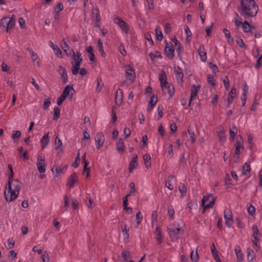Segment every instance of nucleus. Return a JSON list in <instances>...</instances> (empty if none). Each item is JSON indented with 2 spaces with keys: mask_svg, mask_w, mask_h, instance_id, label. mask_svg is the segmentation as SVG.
Returning a JSON list of instances; mask_svg holds the SVG:
<instances>
[{
  "mask_svg": "<svg viewBox=\"0 0 262 262\" xmlns=\"http://www.w3.org/2000/svg\"><path fill=\"white\" fill-rule=\"evenodd\" d=\"M21 186V183L18 179L9 178L7 185L6 186L4 195L7 202H11L18 196Z\"/></svg>",
  "mask_w": 262,
  "mask_h": 262,
  "instance_id": "obj_1",
  "label": "nucleus"
},
{
  "mask_svg": "<svg viewBox=\"0 0 262 262\" xmlns=\"http://www.w3.org/2000/svg\"><path fill=\"white\" fill-rule=\"evenodd\" d=\"M258 7L254 0H240L238 11L245 17L255 16Z\"/></svg>",
  "mask_w": 262,
  "mask_h": 262,
  "instance_id": "obj_2",
  "label": "nucleus"
},
{
  "mask_svg": "<svg viewBox=\"0 0 262 262\" xmlns=\"http://www.w3.org/2000/svg\"><path fill=\"white\" fill-rule=\"evenodd\" d=\"M184 223L182 220L172 224L167 228V232L170 239L176 241L179 238V236L184 233Z\"/></svg>",
  "mask_w": 262,
  "mask_h": 262,
  "instance_id": "obj_3",
  "label": "nucleus"
},
{
  "mask_svg": "<svg viewBox=\"0 0 262 262\" xmlns=\"http://www.w3.org/2000/svg\"><path fill=\"white\" fill-rule=\"evenodd\" d=\"M126 80L130 83H133L136 79V73L134 66L132 64H127L124 67Z\"/></svg>",
  "mask_w": 262,
  "mask_h": 262,
  "instance_id": "obj_4",
  "label": "nucleus"
},
{
  "mask_svg": "<svg viewBox=\"0 0 262 262\" xmlns=\"http://www.w3.org/2000/svg\"><path fill=\"white\" fill-rule=\"evenodd\" d=\"M15 19L9 17H3L1 20V26L3 29L8 32L14 26Z\"/></svg>",
  "mask_w": 262,
  "mask_h": 262,
  "instance_id": "obj_5",
  "label": "nucleus"
},
{
  "mask_svg": "<svg viewBox=\"0 0 262 262\" xmlns=\"http://www.w3.org/2000/svg\"><path fill=\"white\" fill-rule=\"evenodd\" d=\"M45 160V158L43 156L39 155L37 156L36 166L37 170L40 173H43L46 170Z\"/></svg>",
  "mask_w": 262,
  "mask_h": 262,
  "instance_id": "obj_6",
  "label": "nucleus"
},
{
  "mask_svg": "<svg viewBox=\"0 0 262 262\" xmlns=\"http://www.w3.org/2000/svg\"><path fill=\"white\" fill-rule=\"evenodd\" d=\"M67 166H57L55 165L53 166V167L52 168L51 170L52 172L55 177H57L60 174L63 173L66 169H67Z\"/></svg>",
  "mask_w": 262,
  "mask_h": 262,
  "instance_id": "obj_7",
  "label": "nucleus"
},
{
  "mask_svg": "<svg viewBox=\"0 0 262 262\" xmlns=\"http://www.w3.org/2000/svg\"><path fill=\"white\" fill-rule=\"evenodd\" d=\"M114 22L117 24L124 32L125 33H128V25L121 18L118 17H115L114 19Z\"/></svg>",
  "mask_w": 262,
  "mask_h": 262,
  "instance_id": "obj_8",
  "label": "nucleus"
},
{
  "mask_svg": "<svg viewBox=\"0 0 262 262\" xmlns=\"http://www.w3.org/2000/svg\"><path fill=\"white\" fill-rule=\"evenodd\" d=\"M95 141L97 148H99L103 145L105 141L104 134L101 132L97 133L95 137Z\"/></svg>",
  "mask_w": 262,
  "mask_h": 262,
  "instance_id": "obj_9",
  "label": "nucleus"
},
{
  "mask_svg": "<svg viewBox=\"0 0 262 262\" xmlns=\"http://www.w3.org/2000/svg\"><path fill=\"white\" fill-rule=\"evenodd\" d=\"M60 46L67 56H71L72 55L74 51L69 46L65 39H62Z\"/></svg>",
  "mask_w": 262,
  "mask_h": 262,
  "instance_id": "obj_10",
  "label": "nucleus"
},
{
  "mask_svg": "<svg viewBox=\"0 0 262 262\" xmlns=\"http://www.w3.org/2000/svg\"><path fill=\"white\" fill-rule=\"evenodd\" d=\"M161 88L162 90L166 89L167 91V92L169 94V97L170 98L173 96V95L174 94L175 90H174V86L170 83H169L168 82L164 83L163 85H161Z\"/></svg>",
  "mask_w": 262,
  "mask_h": 262,
  "instance_id": "obj_11",
  "label": "nucleus"
},
{
  "mask_svg": "<svg viewBox=\"0 0 262 262\" xmlns=\"http://www.w3.org/2000/svg\"><path fill=\"white\" fill-rule=\"evenodd\" d=\"M164 51L166 56L168 58L172 59L174 57V51L172 44L170 45L167 43L165 47Z\"/></svg>",
  "mask_w": 262,
  "mask_h": 262,
  "instance_id": "obj_12",
  "label": "nucleus"
},
{
  "mask_svg": "<svg viewBox=\"0 0 262 262\" xmlns=\"http://www.w3.org/2000/svg\"><path fill=\"white\" fill-rule=\"evenodd\" d=\"M49 45L50 48L53 50L55 55L58 58H62V53L59 47L54 43L52 41L49 42Z\"/></svg>",
  "mask_w": 262,
  "mask_h": 262,
  "instance_id": "obj_13",
  "label": "nucleus"
},
{
  "mask_svg": "<svg viewBox=\"0 0 262 262\" xmlns=\"http://www.w3.org/2000/svg\"><path fill=\"white\" fill-rule=\"evenodd\" d=\"M236 89L234 86H233L231 88L228 95V98L227 100V103L228 106H229L232 103L233 99L236 97Z\"/></svg>",
  "mask_w": 262,
  "mask_h": 262,
  "instance_id": "obj_14",
  "label": "nucleus"
},
{
  "mask_svg": "<svg viewBox=\"0 0 262 262\" xmlns=\"http://www.w3.org/2000/svg\"><path fill=\"white\" fill-rule=\"evenodd\" d=\"M57 71L60 75L61 80L64 83H66L68 81V78L65 68L62 66H59Z\"/></svg>",
  "mask_w": 262,
  "mask_h": 262,
  "instance_id": "obj_15",
  "label": "nucleus"
},
{
  "mask_svg": "<svg viewBox=\"0 0 262 262\" xmlns=\"http://www.w3.org/2000/svg\"><path fill=\"white\" fill-rule=\"evenodd\" d=\"M243 141H242L241 140H239V139L238 138L236 139V142L235 144V152H234V156L237 158V159L239 157V155L240 154V149L241 148H244L243 146Z\"/></svg>",
  "mask_w": 262,
  "mask_h": 262,
  "instance_id": "obj_16",
  "label": "nucleus"
},
{
  "mask_svg": "<svg viewBox=\"0 0 262 262\" xmlns=\"http://www.w3.org/2000/svg\"><path fill=\"white\" fill-rule=\"evenodd\" d=\"M224 218L225 220V224L228 227H231L233 222V216L231 211H229L228 213H226L225 211L224 212Z\"/></svg>",
  "mask_w": 262,
  "mask_h": 262,
  "instance_id": "obj_17",
  "label": "nucleus"
},
{
  "mask_svg": "<svg viewBox=\"0 0 262 262\" xmlns=\"http://www.w3.org/2000/svg\"><path fill=\"white\" fill-rule=\"evenodd\" d=\"M77 181L78 178L76 174L73 173L68 180L67 185L70 187H73Z\"/></svg>",
  "mask_w": 262,
  "mask_h": 262,
  "instance_id": "obj_18",
  "label": "nucleus"
},
{
  "mask_svg": "<svg viewBox=\"0 0 262 262\" xmlns=\"http://www.w3.org/2000/svg\"><path fill=\"white\" fill-rule=\"evenodd\" d=\"M29 53L31 57V59L34 63V64L38 67H39L40 60L37 54L32 50L29 51Z\"/></svg>",
  "mask_w": 262,
  "mask_h": 262,
  "instance_id": "obj_19",
  "label": "nucleus"
},
{
  "mask_svg": "<svg viewBox=\"0 0 262 262\" xmlns=\"http://www.w3.org/2000/svg\"><path fill=\"white\" fill-rule=\"evenodd\" d=\"M123 101V92L122 90L118 89L116 93L115 102L117 105H120Z\"/></svg>",
  "mask_w": 262,
  "mask_h": 262,
  "instance_id": "obj_20",
  "label": "nucleus"
},
{
  "mask_svg": "<svg viewBox=\"0 0 262 262\" xmlns=\"http://www.w3.org/2000/svg\"><path fill=\"white\" fill-rule=\"evenodd\" d=\"M200 89V85H193L191 90L190 99L189 101V104H190L191 101L195 98Z\"/></svg>",
  "mask_w": 262,
  "mask_h": 262,
  "instance_id": "obj_21",
  "label": "nucleus"
},
{
  "mask_svg": "<svg viewBox=\"0 0 262 262\" xmlns=\"http://www.w3.org/2000/svg\"><path fill=\"white\" fill-rule=\"evenodd\" d=\"M198 53L202 61L205 62L207 60L206 52L204 46H201L198 49Z\"/></svg>",
  "mask_w": 262,
  "mask_h": 262,
  "instance_id": "obj_22",
  "label": "nucleus"
},
{
  "mask_svg": "<svg viewBox=\"0 0 262 262\" xmlns=\"http://www.w3.org/2000/svg\"><path fill=\"white\" fill-rule=\"evenodd\" d=\"M172 42L176 48V51L179 55L183 51V48L180 42L176 38L174 37L171 39Z\"/></svg>",
  "mask_w": 262,
  "mask_h": 262,
  "instance_id": "obj_23",
  "label": "nucleus"
},
{
  "mask_svg": "<svg viewBox=\"0 0 262 262\" xmlns=\"http://www.w3.org/2000/svg\"><path fill=\"white\" fill-rule=\"evenodd\" d=\"M175 74L176 76V79L178 82L181 83L183 81V75L182 72V70L179 67L175 68Z\"/></svg>",
  "mask_w": 262,
  "mask_h": 262,
  "instance_id": "obj_24",
  "label": "nucleus"
},
{
  "mask_svg": "<svg viewBox=\"0 0 262 262\" xmlns=\"http://www.w3.org/2000/svg\"><path fill=\"white\" fill-rule=\"evenodd\" d=\"M49 133H47L45 135H44L40 140L41 149H44L48 144L49 142Z\"/></svg>",
  "mask_w": 262,
  "mask_h": 262,
  "instance_id": "obj_25",
  "label": "nucleus"
},
{
  "mask_svg": "<svg viewBox=\"0 0 262 262\" xmlns=\"http://www.w3.org/2000/svg\"><path fill=\"white\" fill-rule=\"evenodd\" d=\"M74 92V89L72 86L68 85H67L64 89L62 94L66 96L67 97L69 96L72 97L73 95V93Z\"/></svg>",
  "mask_w": 262,
  "mask_h": 262,
  "instance_id": "obj_26",
  "label": "nucleus"
},
{
  "mask_svg": "<svg viewBox=\"0 0 262 262\" xmlns=\"http://www.w3.org/2000/svg\"><path fill=\"white\" fill-rule=\"evenodd\" d=\"M143 161L144 162L145 166L146 168H149L151 167L150 156L148 154H145L143 156Z\"/></svg>",
  "mask_w": 262,
  "mask_h": 262,
  "instance_id": "obj_27",
  "label": "nucleus"
},
{
  "mask_svg": "<svg viewBox=\"0 0 262 262\" xmlns=\"http://www.w3.org/2000/svg\"><path fill=\"white\" fill-rule=\"evenodd\" d=\"M237 260L239 262L243 260V254L241 251L239 246H236L234 249Z\"/></svg>",
  "mask_w": 262,
  "mask_h": 262,
  "instance_id": "obj_28",
  "label": "nucleus"
},
{
  "mask_svg": "<svg viewBox=\"0 0 262 262\" xmlns=\"http://www.w3.org/2000/svg\"><path fill=\"white\" fill-rule=\"evenodd\" d=\"M137 155H135L133 156L132 159V160L129 164V172H130L132 170L136 167L138 165V163L137 161Z\"/></svg>",
  "mask_w": 262,
  "mask_h": 262,
  "instance_id": "obj_29",
  "label": "nucleus"
},
{
  "mask_svg": "<svg viewBox=\"0 0 262 262\" xmlns=\"http://www.w3.org/2000/svg\"><path fill=\"white\" fill-rule=\"evenodd\" d=\"M149 56L152 61H155L157 59H161L162 58L161 53L158 51H155L149 53Z\"/></svg>",
  "mask_w": 262,
  "mask_h": 262,
  "instance_id": "obj_30",
  "label": "nucleus"
},
{
  "mask_svg": "<svg viewBox=\"0 0 262 262\" xmlns=\"http://www.w3.org/2000/svg\"><path fill=\"white\" fill-rule=\"evenodd\" d=\"M155 234L156 235V238L158 243L160 244L162 242V236L161 230L159 229V227H157L156 230L154 232Z\"/></svg>",
  "mask_w": 262,
  "mask_h": 262,
  "instance_id": "obj_31",
  "label": "nucleus"
},
{
  "mask_svg": "<svg viewBox=\"0 0 262 262\" xmlns=\"http://www.w3.org/2000/svg\"><path fill=\"white\" fill-rule=\"evenodd\" d=\"M252 230L253 236L254 239V240L253 241V243L255 245H256V243L255 242V241L259 240V239L257 237V236L259 234V231H258V228H257V226L253 225L252 228Z\"/></svg>",
  "mask_w": 262,
  "mask_h": 262,
  "instance_id": "obj_32",
  "label": "nucleus"
},
{
  "mask_svg": "<svg viewBox=\"0 0 262 262\" xmlns=\"http://www.w3.org/2000/svg\"><path fill=\"white\" fill-rule=\"evenodd\" d=\"M159 80L160 82V86L168 82L167 81L166 73L164 71H161L159 76Z\"/></svg>",
  "mask_w": 262,
  "mask_h": 262,
  "instance_id": "obj_33",
  "label": "nucleus"
},
{
  "mask_svg": "<svg viewBox=\"0 0 262 262\" xmlns=\"http://www.w3.org/2000/svg\"><path fill=\"white\" fill-rule=\"evenodd\" d=\"M151 226L152 227H158L157 220V213L156 211H154L151 214Z\"/></svg>",
  "mask_w": 262,
  "mask_h": 262,
  "instance_id": "obj_34",
  "label": "nucleus"
},
{
  "mask_svg": "<svg viewBox=\"0 0 262 262\" xmlns=\"http://www.w3.org/2000/svg\"><path fill=\"white\" fill-rule=\"evenodd\" d=\"M218 136L221 142H224L226 140V134L225 130L222 128H219V131L218 132Z\"/></svg>",
  "mask_w": 262,
  "mask_h": 262,
  "instance_id": "obj_35",
  "label": "nucleus"
},
{
  "mask_svg": "<svg viewBox=\"0 0 262 262\" xmlns=\"http://www.w3.org/2000/svg\"><path fill=\"white\" fill-rule=\"evenodd\" d=\"M230 135L231 138V140L233 141L235 135L237 133V129L235 125H233L230 128Z\"/></svg>",
  "mask_w": 262,
  "mask_h": 262,
  "instance_id": "obj_36",
  "label": "nucleus"
},
{
  "mask_svg": "<svg viewBox=\"0 0 262 262\" xmlns=\"http://www.w3.org/2000/svg\"><path fill=\"white\" fill-rule=\"evenodd\" d=\"M73 55V59L74 60L75 63H81L82 61V58L81 57V54L78 53L76 52L75 53L74 52L72 54Z\"/></svg>",
  "mask_w": 262,
  "mask_h": 262,
  "instance_id": "obj_37",
  "label": "nucleus"
},
{
  "mask_svg": "<svg viewBox=\"0 0 262 262\" xmlns=\"http://www.w3.org/2000/svg\"><path fill=\"white\" fill-rule=\"evenodd\" d=\"M251 168L249 164L245 163L243 166L242 173L244 175L249 174L250 172Z\"/></svg>",
  "mask_w": 262,
  "mask_h": 262,
  "instance_id": "obj_38",
  "label": "nucleus"
},
{
  "mask_svg": "<svg viewBox=\"0 0 262 262\" xmlns=\"http://www.w3.org/2000/svg\"><path fill=\"white\" fill-rule=\"evenodd\" d=\"M104 83L101 78H98L97 80V85L96 88V91L97 93H99L101 90L102 87L103 86Z\"/></svg>",
  "mask_w": 262,
  "mask_h": 262,
  "instance_id": "obj_39",
  "label": "nucleus"
},
{
  "mask_svg": "<svg viewBox=\"0 0 262 262\" xmlns=\"http://www.w3.org/2000/svg\"><path fill=\"white\" fill-rule=\"evenodd\" d=\"M117 149L119 152L122 151L124 150V143L122 139H118L117 142Z\"/></svg>",
  "mask_w": 262,
  "mask_h": 262,
  "instance_id": "obj_40",
  "label": "nucleus"
},
{
  "mask_svg": "<svg viewBox=\"0 0 262 262\" xmlns=\"http://www.w3.org/2000/svg\"><path fill=\"white\" fill-rule=\"evenodd\" d=\"M81 63H72V73L74 75H76L78 74Z\"/></svg>",
  "mask_w": 262,
  "mask_h": 262,
  "instance_id": "obj_41",
  "label": "nucleus"
},
{
  "mask_svg": "<svg viewBox=\"0 0 262 262\" xmlns=\"http://www.w3.org/2000/svg\"><path fill=\"white\" fill-rule=\"evenodd\" d=\"M223 31L224 33V35L227 38L228 42L229 43H232L233 41V39L230 37V32L226 28L223 29Z\"/></svg>",
  "mask_w": 262,
  "mask_h": 262,
  "instance_id": "obj_42",
  "label": "nucleus"
},
{
  "mask_svg": "<svg viewBox=\"0 0 262 262\" xmlns=\"http://www.w3.org/2000/svg\"><path fill=\"white\" fill-rule=\"evenodd\" d=\"M252 28V27L247 21H245L242 25L243 30L245 32H250Z\"/></svg>",
  "mask_w": 262,
  "mask_h": 262,
  "instance_id": "obj_43",
  "label": "nucleus"
},
{
  "mask_svg": "<svg viewBox=\"0 0 262 262\" xmlns=\"http://www.w3.org/2000/svg\"><path fill=\"white\" fill-rule=\"evenodd\" d=\"M156 38L159 40H162L163 39V34L162 33L161 29L157 26L156 29Z\"/></svg>",
  "mask_w": 262,
  "mask_h": 262,
  "instance_id": "obj_44",
  "label": "nucleus"
},
{
  "mask_svg": "<svg viewBox=\"0 0 262 262\" xmlns=\"http://www.w3.org/2000/svg\"><path fill=\"white\" fill-rule=\"evenodd\" d=\"M207 80L208 83L211 85L213 86H215L216 85V82L215 79L212 75L210 74L207 75Z\"/></svg>",
  "mask_w": 262,
  "mask_h": 262,
  "instance_id": "obj_45",
  "label": "nucleus"
},
{
  "mask_svg": "<svg viewBox=\"0 0 262 262\" xmlns=\"http://www.w3.org/2000/svg\"><path fill=\"white\" fill-rule=\"evenodd\" d=\"M188 133L189 135L191 142L194 143L195 141V137L194 131L192 130L190 127L188 128Z\"/></svg>",
  "mask_w": 262,
  "mask_h": 262,
  "instance_id": "obj_46",
  "label": "nucleus"
},
{
  "mask_svg": "<svg viewBox=\"0 0 262 262\" xmlns=\"http://www.w3.org/2000/svg\"><path fill=\"white\" fill-rule=\"evenodd\" d=\"M157 100H158V99L156 96H155V95L152 96V97L150 98V100L149 101V104L150 109H151L156 105V104L157 102Z\"/></svg>",
  "mask_w": 262,
  "mask_h": 262,
  "instance_id": "obj_47",
  "label": "nucleus"
},
{
  "mask_svg": "<svg viewBox=\"0 0 262 262\" xmlns=\"http://www.w3.org/2000/svg\"><path fill=\"white\" fill-rule=\"evenodd\" d=\"M190 258L192 261L198 262L199 260V255L197 250H196L195 253L194 254L193 253V251H191L190 254Z\"/></svg>",
  "mask_w": 262,
  "mask_h": 262,
  "instance_id": "obj_48",
  "label": "nucleus"
},
{
  "mask_svg": "<svg viewBox=\"0 0 262 262\" xmlns=\"http://www.w3.org/2000/svg\"><path fill=\"white\" fill-rule=\"evenodd\" d=\"M122 231L123 233V238L125 240H127V239H128V238L129 237V234L128 233V229H127L126 228V226L125 225H124V227L123 226H122Z\"/></svg>",
  "mask_w": 262,
  "mask_h": 262,
  "instance_id": "obj_49",
  "label": "nucleus"
},
{
  "mask_svg": "<svg viewBox=\"0 0 262 262\" xmlns=\"http://www.w3.org/2000/svg\"><path fill=\"white\" fill-rule=\"evenodd\" d=\"M62 144L61 140L58 137H56L55 141V149H57L61 146Z\"/></svg>",
  "mask_w": 262,
  "mask_h": 262,
  "instance_id": "obj_50",
  "label": "nucleus"
},
{
  "mask_svg": "<svg viewBox=\"0 0 262 262\" xmlns=\"http://www.w3.org/2000/svg\"><path fill=\"white\" fill-rule=\"evenodd\" d=\"M143 216L140 211L137 212L136 215V223L138 225L141 222V220L142 219Z\"/></svg>",
  "mask_w": 262,
  "mask_h": 262,
  "instance_id": "obj_51",
  "label": "nucleus"
},
{
  "mask_svg": "<svg viewBox=\"0 0 262 262\" xmlns=\"http://www.w3.org/2000/svg\"><path fill=\"white\" fill-rule=\"evenodd\" d=\"M129 186L130 187V190L129 192L127 194V196H130V195L133 194L134 193H135L136 191V187H135V184L134 182H131L129 184Z\"/></svg>",
  "mask_w": 262,
  "mask_h": 262,
  "instance_id": "obj_52",
  "label": "nucleus"
},
{
  "mask_svg": "<svg viewBox=\"0 0 262 262\" xmlns=\"http://www.w3.org/2000/svg\"><path fill=\"white\" fill-rule=\"evenodd\" d=\"M209 68L214 74H216L218 71L217 67L216 64L213 63H209Z\"/></svg>",
  "mask_w": 262,
  "mask_h": 262,
  "instance_id": "obj_53",
  "label": "nucleus"
},
{
  "mask_svg": "<svg viewBox=\"0 0 262 262\" xmlns=\"http://www.w3.org/2000/svg\"><path fill=\"white\" fill-rule=\"evenodd\" d=\"M49 255L48 253L45 251L41 255L42 262H49Z\"/></svg>",
  "mask_w": 262,
  "mask_h": 262,
  "instance_id": "obj_54",
  "label": "nucleus"
},
{
  "mask_svg": "<svg viewBox=\"0 0 262 262\" xmlns=\"http://www.w3.org/2000/svg\"><path fill=\"white\" fill-rule=\"evenodd\" d=\"M214 203H215V199L214 198H213V200L211 201H210V202L209 203H208L206 205H205V204L204 206H202L204 207L203 212H204L205 209H207L209 208L212 207L214 205Z\"/></svg>",
  "mask_w": 262,
  "mask_h": 262,
  "instance_id": "obj_55",
  "label": "nucleus"
},
{
  "mask_svg": "<svg viewBox=\"0 0 262 262\" xmlns=\"http://www.w3.org/2000/svg\"><path fill=\"white\" fill-rule=\"evenodd\" d=\"M119 51L120 54L123 56H125L127 55V52L125 49L124 46L122 44H120L119 47Z\"/></svg>",
  "mask_w": 262,
  "mask_h": 262,
  "instance_id": "obj_56",
  "label": "nucleus"
},
{
  "mask_svg": "<svg viewBox=\"0 0 262 262\" xmlns=\"http://www.w3.org/2000/svg\"><path fill=\"white\" fill-rule=\"evenodd\" d=\"M168 213L170 219H173L174 217V210L171 206L168 207Z\"/></svg>",
  "mask_w": 262,
  "mask_h": 262,
  "instance_id": "obj_57",
  "label": "nucleus"
},
{
  "mask_svg": "<svg viewBox=\"0 0 262 262\" xmlns=\"http://www.w3.org/2000/svg\"><path fill=\"white\" fill-rule=\"evenodd\" d=\"M179 191L181 194V196H183L186 193V187L184 184L179 187Z\"/></svg>",
  "mask_w": 262,
  "mask_h": 262,
  "instance_id": "obj_58",
  "label": "nucleus"
},
{
  "mask_svg": "<svg viewBox=\"0 0 262 262\" xmlns=\"http://www.w3.org/2000/svg\"><path fill=\"white\" fill-rule=\"evenodd\" d=\"M121 255L124 260H127L129 256V252L127 250H123L121 252Z\"/></svg>",
  "mask_w": 262,
  "mask_h": 262,
  "instance_id": "obj_59",
  "label": "nucleus"
},
{
  "mask_svg": "<svg viewBox=\"0 0 262 262\" xmlns=\"http://www.w3.org/2000/svg\"><path fill=\"white\" fill-rule=\"evenodd\" d=\"M236 42L241 48H244L245 49H246V47L242 38H237V39L236 40Z\"/></svg>",
  "mask_w": 262,
  "mask_h": 262,
  "instance_id": "obj_60",
  "label": "nucleus"
},
{
  "mask_svg": "<svg viewBox=\"0 0 262 262\" xmlns=\"http://www.w3.org/2000/svg\"><path fill=\"white\" fill-rule=\"evenodd\" d=\"M247 211H248V213L250 214V215H252L253 214H254L255 212V207L252 205H250L248 209H247Z\"/></svg>",
  "mask_w": 262,
  "mask_h": 262,
  "instance_id": "obj_61",
  "label": "nucleus"
},
{
  "mask_svg": "<svg viewBox=\"0 0 262 262\" xmlns=\"http://www.w3.org/2000/svg\"><path fill=\"white\" fill-rule=\"evenodd\" d=\"M31 83L32 84L33 86L38 90V91H41V88L38 85V84L36 82L35 79L33 78H32L31 79L30 81Z\"/></svg>",
  "mask_w": 262,
  "mask_h": 262,
  "instance_id": "obj_62",
  "label": "nucleus"
},
{
  "mask_svg": "<svg viewBox=\"0 0 262 262\" xmlns=\"http://www.w3.org/2000/svg\"><path fill=\"white\" fill-rule=\"evenodd\" d=\"M254 257V252L252 250L248 251V261H252L253 258Z\"/></svg>",
  "mask_w": 262,
  "mask_h": 262,
  "instance_id": "obj_63",
  "label": "nucleus"
},
{
  "mask_svg": "<svg viewBox=\"0 0 262 262\" xmlns=\"http://www.w3.org/2000/svg\"><path fill=\"white\" fill-rule=\"evenodd\" d=\"M50 104H51V102H50V99L49 98H47L45 99L44 103L43 104V109H45V110L47 109L49 107V106H50Z\"/></svg>",
  "mask_w": 262,
  "mask_h": 262,
  "instance_id": "obj_64",
  "label": "nucleus"
}]
</instances>
